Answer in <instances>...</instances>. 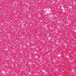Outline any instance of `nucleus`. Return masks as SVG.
Masks as SVG:
<instances>
[{"label": "nucleus", "instance_id": "f257e3e1", "mask_svg": "<svg viewBox=\"0 0 76 76\" xmlns=\"http://www.w3.org/2000/svg\"><path fill=\"white\" fill-rule=\"evenodd\" d=\"M69 64V65H70V64Z\"/></svg>", "mask_w": 76, "mask_h": 76}]
</instances>
